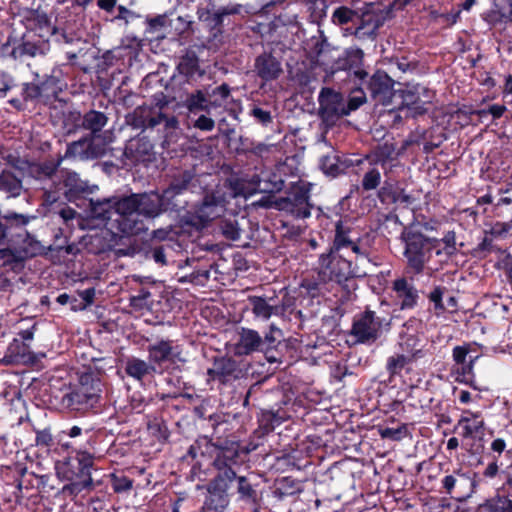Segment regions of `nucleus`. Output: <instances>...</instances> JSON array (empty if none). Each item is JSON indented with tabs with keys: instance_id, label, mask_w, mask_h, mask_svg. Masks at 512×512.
<instances>
[{
	"instance_id": "nucleus-3",
	"label": "nucleus",
	"mask_w": 512,
	"mask_h": 512,
	"mask_svg": "<svg viewBox=\"0 0 512 512\" xmlns=\"http://www.w3.org/2000/svg\"><path fill=\"white\" fill-rule=\"evenodd\" d=\"M62 160L64 157L59 155L56 160L34 162L16 159L14 163V167L23 174L41 182L42 204L46 207L56 204L64 194V175L62 172L58 173Z\"/></svg>"
},
{
	"instance_id": "nucleus-53",
	"label": "nucleus",
	"mask_w": 512,
	"mask_h": 512,
	"mask_svg": "<svg viewBox=\"0 0 512 512\" xmlns=\"http://www.w3.org/2000/svg\"><path fill=\"white\" fill-rule=\"evenodd\" d=\"M499 198L493 205V215L505 219L512 217V194L509 188L498 190Z\"/></svg>"
},
{
	"instance_id": "nucleus-6",
	"label": "nucleus",
	"mask_w": 512,
	"mask_h": 512,
	"mask_svg": "<svg viewBox=\"0 0 512 512\" xmlns=\"http://www.w3.org/2000/svg\"><path fill=\"white\" fill-rule=\"evenodd\" d=\"M68 408L71 411L83 415L99 408L102 399V382L92 371H86L79 375L75 384L69 385V392L66 393Z\"/></svg>"
},
{
	"instance_id": "nucleus-46",
	"label": "nucleus",
	"mask_w": 512,
	"mask_h": 512,
	"mask_svg": "<svg viewBox=\"0 0 512 512\" xmlns=\"http://www.w3.org/2000/svg\"><path fill=\"white\" fill-rule=\"evenodd\" d=\"M469 416H461L458 420L455 430L461 428L460 435L463 438H473L479 434L484 428V421L479 418V415L470 411L466 412Z\"/></svg>"
},
{
	"instance_id": "nucleus-11",
	"label": "nucleus",
	"mask_w": 512,
	"mask_h": 512,
	"mask_svg": "<svg viewBox=\"0 0 512 512\" xmlns=\"http://www.w3.org/2000/svg\"><path fill=\"white\" fill-rule=\"evenodd\" d=\"M113 203L110 198L94 201L92 198H86V203L76 202V206L84 209L85 215H80L78 222L81 229L106 228L111 231V222H113Z\"/></svg>"
},
{
	"instance_id": "nucleus-32",
	"label": "nucleus",
	"mask_w": 512,
	"mask_h": 512,
	"mask_svg": "<svg viewBox=\"0 0 512 512\" xmlns=\"http://www.w3.org/2000/svg\"><path fill=\"white\" fill-rule=\"evenodd\" d=\"M34 478L38 477L32 473H24L17 485L16 503L19 506H25L24 512H36L37 505L41 502L39 486L38 483L34 484L36 482Z\"/></svg>"
},
{
	"instance_id": "nucleus-51",
	"label": "nucleus",
	"mask_w": 512,
	"mask_h": 512,
	"mask_svg": "<svg viewBox=\"0 0 512 512\" xmlns=\"http://www.w3.org/2000/svg\"><path fill=\"white\" fill-rule=\"evenodd\" d=\"M448 288L444 285H435L433 289L426 295L431 307L429 311L436 317H440L447 312V307L444 304L445 294Z\"/></svg>"
},
{
	"instance_id": "nucleus-22",
	"label": "nucleus",
	"mask_w": 512,
	"mask_h": 512,
	"mask_svg": "<svg viewBox=\"0 0 512 512\" xmlns=\"http://www.w3.org/2000/svg\"><path fill=\"white\" fill-rule=\"evenodd\" d=\"M319 116L327 125H334L344 117V96L330 87H323L318 96Z\"/></svg>"
},
{
	"instance_id": "nucleus-17",
	"label": "nucleus",
	"mask_w": 512,
	"mask_h": 512,
	"mask_svg": "<svg viewBox=\"0 0 512 512\" xmlns=\"http://www.w3.org/2000/svg\"><path fill=\"white\" fill-rule=\"evenodd\" d=\"M108 117L105 113L90 110L82 115L78 111H69L66 114V137L84 131L85 135L95 137L107 124Z\"/></svg>"
},
{
	"instance_id": "nucleus-30",
	"label": "nucleus",
	"mask_w": 512,
	"mask_h": 512,
	"mask_svg": "<svg viewBox=\"0 0 512 512\" xmlns=\"http://www.w3.org/2000/svg\"><path fill=\"white\" fill-rule=\"evenodd\" d=\"M420 90L425 91L426 89L420 85H416L397 90L396 96L401 98V103L399 104L397 110H405L406 117L414 119L425 115L428 112L427 105L430 104V101H423L420 98Z\"/></svg>"
},
{
	"instance_id": "nucleus-10",
	"label": "nucleus",
	"mask_w": 512,
	"mask_h": 512,
	"mask_svg": "<svg viewBox=\"0 0 512 512\" xmlns=\"http://www.w3.org/2000/svg\"><path fill=\"white\" fill-rule=\"evenodd\" d=\"M503 456L512 457V435L508 430L500 431L484 451L483 460L486 459L488 462L480 473L483 480H493L502 473Z\"/></svg>"
},
{
	"instance_id": "nucleus-28",
	"label": "nucleus",
	"mask_w": 512,
	"mask_h": 512,
	"mask_svg": "<svg viewBox=\"0 0 512 512\" xmlns=\"http://www.w3.org/2000/svg\"><path fill=\"white\" fill-rule=\"evenodd\" d=\"M415 276L404 271L401 277L392 282V290L396 295L401 310H413L420 301V291L414 284Z\"/></svg>"
},
{
	"instance_id": "nucleus-8",
	"label": "nucleus",
	"mask_w": 512,
	"mask_h": 512,
	"mask_svg": "<svg viewBox=\"0 0 512 512\" xmlns=\"http://www.w3.org/2000/svg\"><path fill=\"white\" fill-rule=\"evenodd\" d=\"M390 11L378 3H365L363 7L358 8L356 23L354 28H348L347 31L354 35L359 41L374 42L378 36V30L384 25Z\"/></svg>"
},
{
	"instance_id": "nucleus-47",
	"label": "nucleus",
	"mask_w": 512,
	"mask_h": 512,
	"mask_svg": "<svg viewBox=\"0 0 512 512\" xmlns=\"http://www.w3.org/2000/svg\"><path fill=\"white\" fill-rule=\"evenodd\" d=\"M288 419L289 415L285 411H262L258 419L259 429L262 431V434H268Z\"/></svg>"
},
{
	"instance_id": "nucleus-5",
	"label": "nucleus",
	"mask_w": 512,
	"mask_h": 512,
	"mask_svg": "<svg viewBox=\"0 0 512 512\" xmlns=\"http://www.w3.org/2000/svg\"><path fill=\"white\" fill-rule=\"evenodd\" d=\"M400 239L404 244V271L413 275L422 274L440 240L428 237L412 227L404 228Z\"/></svg>"
},
{
	"instance_id": "nucleus-24",
	"label": "nucleus",
	"mask_w": 512,
	"mask_h": 512,
	"mask_svg": "<svg viewBox=\"0 0 512 512\" xmlns=\"http://www.w3.org/2000/svg\"><path fill=\"white\" fill-rule=\"evenodd\" d=\"M193 414L199 419L208 421L209 426L213 429V436L216 438V442H212L213 444H217L218 440H228L222 436L230 424L227 420V415L222 411H214L210 397L203 398L200 403L194 407Z\"/></svg>"
},
{
	"instance_id": "nucleus-58",
	"label": "nucleus",
	"mask_w": 512,
	"mask_h": 512,
	"mask_svg": "<svg viewBox=\"0 0 512 512\" xmlns=\"http://www.w3.org/2000/svg\"><path fill=\"white\" fill-rule=\"evenodd\" d=\"M401 347L404 354L411 358L413 362L425 357L426 355L423 347L420 345V340L412 335L406 337L404 342L401 344Z\"/></svg>"
},
{
	"instance_id": "nucleus-44",
	"label": "nucleus",
	"mask_w": 512,
	"mask_h": 512,
	"mask_svg": "<svg viewBox=\"0 0 512 512\" xmlns=\"http://www.w3.org/2000/svg\"><path fill=\"white\" fill-rule=\"evenodd\" d=\"M309 463L304 456L303 451L295 448L282 451L281 455L276 457V465L282 470H301Z\"/></svg>"
},
{
	"instance_id": "nucleus-64",
	"label": "nucleus",
	"mask_w": 512,
	"mask_h": 512,
	"mask_svg": "<svg viewBox=\"0 0 512 512\" xmlns=\"http://www.w3.org/2000/svg\"><path fill=\"white\" fill-rule=\"evenodd\" d=\"M111 487L117 494L127 493L133 488V479L116 473L110 474Z\"/></svg>"
},
{
	"instance_id": "nucleus-48",
	"label": "nucleus",
	"mask_w": 512,
	"mask_h": 512,
	"mask_svg": "<svg viewBox=\"0 0 512 512\" xmlns=\"http://www.w3.org/2000/svg\"><path fill=\"white\" fill-rule=\"evenodd\" d=\"M481 512H512V496L499 492L479 506Z\"/></svg>"
},
{
	"instance_id": "nucleus-26",
	"label": "nucleus",
	"mask_w": 512,
	"mask_h": 512,
	"mask_svg": "<svg viewBox=\"0 0 512 512\" xmlns=\"http://www.w3.org/2000/svg\"><path fill=\"white\" fill-rule=\"evenodd\" d=\"M452 358L455 364L458 366L455 369L457 375L455 380L457 382L470 385L476 389L477 387L474 385L475 375L473 368L474 363L479 358V355H472L471 345L463 344L453 348Z\"/></svg>"
},
{
	"instance_id": "nucleus-45",
	"label": "nucleus",
	"mask_w": 512,
	"mask_h": 512,
	"mask_svg": "<svg viewBox=\"0 0 512 512\" xmlns=\"http://www.w3.org/2000/svg\"><path fill=\"white\" fill-rule=\"evenodd\" d=\"M179 75L184 78V83L190 84L191 81L195 80V77L202 76V71L199 66V59L195 52H187L180 58L177 65Z\"/></svg>"
},
{
	"instance_id": "nucleus-56",
	"label": "nucleus",
	"mask_w": 512,
	"mask_h": 512,
	"mask_svg": "<svg viewBox=\"0 0 512 512\" xmlns=\"http://www.w3.org/2000/svg\"><path fill=\"white\" fill-rule=\"evenodd\" d=\"M413 363L411 358L403 354H394L387 358L386 370L389 374V380H392L396 376H400L401 372L409 364Z\"/></svg>"
},
{
	"instance_id": "nucleus-9",
	"label": "nucleus",
	"mask_w": 512,
	"mask_h": 512,
	"mask_svg": "<svg viewBox=\"0 0 512 512\" xmlns=\"http://www.w3.org/2000/svg\"><path fill=\"white\" fill-rule=\"evenodd\" d=\"M317 269L322 282L333 281L346 289L348 282L355 278L352 262L331 249L319 256Z\"/></svg>"
},
{
	"instance_id": "nucleus-60",
	"label": "nucleus",
	"mask_w": 512,
	"mask_h": 512,
	"mask_svg": "<svg viewBox=\"0 0 512 512\" xmlns=\"http://www.w3.org/2000/svg\"><path fill=\"white\" fill-rule=\"evenodd\" d=\"M218 227L222 235L228 240L236 241L241 236L240 228L235 217L221 218Z\"/></svg>"
},
{
	"instance_id": "nucleus-36",
	"label": "nucleus",
	"mask_w": 512,
	"mask_h": 512,
	"mask_svg": "<svg viewBox=\"0 0 512 512\" xmlns=\"http://www.w3.org/2000/svg\"><path fill=\"white\" fill-rule=\"evenodd\" d=\"M166 200L161 194L157 192L137 194V212L143 218H154L162 212L172 211L173 208H169L166 205Z\"/></svg>"
},
{
	"instance_id": "nucleus-14",
	"label": "nucleus",
	"mask_w": 512,
	"mask_h": 512,
	"mask_svg": "<svg viewBox=\"0 0 512 512\" xmlns=\"http://www.w3.org/2000/svg\"><path fill=\"white\" fill-rule=\"evenodd\" d=\"M329 249L334 252L350 249L354 254L362 258H367L370 254L368 248L363 246L362 238L353 228L351 220L342 217L335 222L334 237Z\"/></svg>"
},
{
	"instance_id": "nucleus-34",
	"label": "nucleus",
	"mask_w": 512,
	"mask_h": 512,
	"mask_svg": "<svg viewBox=\"0 0 512 512\" xmlns=\"http://www.w3.org/2000/svg\"><path fill=\"white\" fill-rule=\"evenodd\" d=\"M379 201L384 205L411 204L412 197L405 192L400 182L385 173V180L377 192Z\"/></svg>"
},
{
	"instance_id": "nucleus-16",
	"label": "nucleus",
	"mask_w": 512,
	"mask_h": 512,
	"mask_svg": "<svg viewBox=\"0 0 512 512\" xmlns=\"http://www.w3.org/2000/svg\"><path fill=\"white\" fill-rule=\"evenodd\" d=\"M246 376L247 370L229 356L215 357L212 367L207 370V382H216L219 387H231Z\"/></svg>"
},
{
	"instance_id": "nucleus-62",
	"label": "nucleus",
	"mask_w": 512,
	"mask_h": 512,
	"mask_svg": "<svg viewBox=\"0 0 512 512\" xmlns=\"http://www.w3.org/2000/svg\"><path fill=\"white\" fill-rule=\"evenodd\" d=\"M470 481V478L466 476L465 473H462L460 469L454 471V474L446 475L441 483L442 488L445 490V493L453 496L455 489L457 487V484L460 481Z\"/></svg>"
},
{
	"instance_id": "nucleus-27",
	"label": "nucleus",
	"mask_w": 512,
	"mask_h": 512,
	"mask_svg": "<svg viewBox=\"0 0 512 512\" xmlns=\"http://www.w3.org/2000/svg\"><path fill=\"white\" fill-rule=\"evenodd\" d=\"M247 302L254 317L261 320H268L272 315H281L286 311L283 300L279 299L275 292L249 295Z\"/></svg>"
},
{
	"instance_id": "nucleus-33",
	"label": "nucleus",
	"mask_w": 512,
	"mask_h": 512,
	"mask_svg": "<svg viewBox=\"0 0 512 512\" xmlns=\"http://www.w3.org/2000/svg\"><path fill=\"white\" fill-rule=\"evenodd\" d=\"M156 232L157 229L152 232L153 243L146 251V257L161 266H165L168 264L167 258L172 256V252L182 250L183 244L172 235L160 238L156 235Z\"/></svg>"
},
{
	"instance_id": "nucleus-61",
	"label": "nucleus",
	"mask_w": 512,
	"mask_h": 512,
	"mask_svg": "<svg viewBox=\"0 0 512 512\" xmlns=\"http://www.w3.org/2000/svg\"><path fill=\"white\" fill-rule=\"evenodd\" d=\"M365 102L366 93L364 91V87H362V85H359V87L352 91L347 102L344 101V115L348 116L351 112L357 110Z\"/></svg>"
},
{
	"instance_id": "nucleus-4",
	"label": "nucleus",
	"mask_w": 512,
	"mask_h": 512,
	"mask_svg": "<svg viewBox=\"0 0 512 512\" xmlns=\"http://www.w3.org/2000/svg\"><path fill=\"white\" fill-rule=\"evenodd\" d=\"M282 331L271 325L269 330L261 336L258 331L240 327L238 329V339L234 344V354L236 356H249L257 352L264 354L269 363L281 362L282 352L279 349L283 346Z\"/></svg>"
},
{
	"instance_id": "nucleus-19",
	"label": "nucleus",
	"mask_w": 512,
	"mask_h": 512,
	"mask_svg": "<svg viewBox=\"0 0 512 512\" xmlns=\"http://www.w3.org/2000/svg\"><path fill=\"white\" fill-rule=\"evenodd\" d=\"M55 73V71H53ZM64 83L52 74L40 83V99L42 103L49 107L51 118L57 122L64 123Z\"/></svg>"
},
{
	"instance_id": "nucleus-12",
	"label": "nucleus",
	"mask_w": 512,
	"mask_h": 512,
	"mask_svg": "<svg viewBox=\"0 0 512 512\" xmlns=\"http://www.w3.org/2000/svg\"><path fill=\"white\" fill-rule=\"evenodd\" d=\"M198 183L197 175L194 168L181 170L175 173L169 186L163 190V197L167 201L166 205L173 208L174 212L185 209L188 200L184 197L188 191L196 188Z\"/></svg>"
},
{
	"instance_id": "nucleus-55",
	"label": "nucleus",
	"mask_w": 512,
	"mask_h": 512,
	"mask_svg": "<svg viewBox=\"0 0 512 512\" xmlns=\"http://www.w3.org/2000/svg\"><path fill=\"white\" fill-rule=\"evenodd\" d=\"M207 98L211 108H220L224 106L231 97V87L227 83L213 88L210 92L206 91Z\"/></svg>"
},
{
	"instance_id": "nucleus-35",
	"label": "nucleus",
	"mask_w": 512,
	"mask_h": 512,
	"mask_svg": "<svg viewBox=\"0 0 512 512\" xmlns=\"http://www.w3.org/2000/svg\"><path fill=\"white\" fill-rule=\"evenodd\" d=\"M146 230V226L144 223V218L139 214V212L128 213L126 216H118V218H114L113 222H111V231L113 238L121 235L123 236H132L139 235L141 232Z\"/></svg>"
},
{
	"instance_id": "nucleus-42",
	"label": "nucleus",
	"mask_w": 512,
	"mask_h": 512,
	"mask_svg": "<svg viewBox=\"0 0 512 512\" xmlns=\"http://www.w3.org/2000/svg\"><path fill=\"white\" fill-rule=\"evenodd\" d=\"M124 370L128 377L139 382H142L147 377H154L155 374L159 373L154 364L137 357L128 358Z\"/></svg>"
},
{
	"instance_id": "nucleus-59",
	"label": "nucleus",
	"mask_w": 512,
	"mask_h": 512,
	"mask_svg": "<svg viewBox=\"0 0 512 512\" xmlns=\"http://www.w3.org/2000/svg\"><path fill=\"white\" fill-rule=\"evenodd\" d=\"M357 13L358 8L354 10L347 6H340L333 11L331 20L338 26H343L349 23H352L355 26Z\"/></svg>"
},
{
	"instance_id": "nucleus-31",
	"label": "nucleus",
	"mask_w": 512,
	"mask_h": 512,
	"mask_svg": "<svg viewBox=\"0 0 512 512\" xmlns=\"http://www.w3.org/2000/svg\"><path fill=\"white\" fill-rule=\"evenodd\" d=\"M148 361L159 370L166 362L174 363L181 361V350L179 345H174L173 340L160 339L151 343L146 348Z\"/></svg>"
},
{
	"instance_id": "nucleus-29",
	"label": "nucleus",
	"mask_w": 512,
	"mask_h": 512,
	"mask_svg": "<svg viewBox=\"0 0 512 512\" xmlns=\"http://www.w3.org/2000/svg\"><path fill=\"white\" fill-rule=\"evenodd\" d=\"M303 491L301 481L291 476L276 478L270 487L269 501L273 507H280L291 502L296 495Z\"/></svg>"
},
{
	"instance_id": "nucleus-50",
	"label": "nucleus",
	"mask_w": 512,
	"mask_h": 512,
	"mask_svg": "<svg viewBox=\"0 0 512 512\" xmlns=\"http://www.w3.org/2000/svg\"><path fill=\"white\" fill-rule=\"evenodd\" d=\"M364 61V52L360 48H356L348 52L346 62L350 71H353L355 79L359 80V85L368 78V72L362 68Z\"/></svg>"
},
{
	"instance_id": "nucleus-1",
	"label": "nucleus",
	"mask_w": 512,
	"mask_h": 512,
	"mask_svg": "<svg viewBox=\"0 0 512 512\" xmlns=\"http://www.w3.org/2000/svg\"><path fill=\"white\" fill-rule=\"evenodd\" d=\"M249 450L236 440H218L213 444L207 436H199L188 448L184 459L196 460L193 467L201 466L198 458L209 457L215 470L226 472L230 478L228 484L231 495H236L238 502L244 503L255 510L262 499V481L254 473L238 475L239 468L245 461Z\"/></svg>"
},
{
	"instance_id": "nucleus-37",
	"label": "nucleus",
	"mask_w": 512,
	"mask_h": 512,
	"mask_svg": "<svg viewBox=\"0 0 512 512\" xmlns=\"http://www.w3.org/2000/svg\"><path fill=\"white\" fill-rule=\"evenodd\" d=\"M124 155L135 163H147L154 160V145L145 136L130 139L125 146Z\"/></svg>"
},
{
	"instance_id": "nucleus-7",
	"label": "nucleus",
	"mask_w": 512,
	"mask_h": 512,
	"mask_svg": "<svg viewBox=\"0 0 512 512\" xmlns=\"http://www.w3.org/2000/svg\"><path fill=\"white\" fill-rule=\"evenodd\" d=\"M168 104L165 97L158 99L156 106L139 105L132 113L126 116L128 125L135 129L145 130L163 125L166 136L179 126V121L175 115H167L163 108Z\"/></svg>"
},
{
	"instance_id": "nucleus-63",
	"label": "nucleus",
	"mask_w": 512,
	"mask_h": 512,
	"mask_svg": "<svg viewBox=\"0 0 512 512\" xmlns=\"http://www.w3.org/2000/svg\"><path fill=\"white\" fill-rule=\"evenodd\" d=\"M381 183V173L378 168L371 167L363 175L361 187L363 191H372L379 187Z\"/></svg>"
},
{
	"instance_id": "nucleus-20",
	"label": "nucleus",
	"mask_w": 512,
	"mask_h": 512,
	"mask_svg": "<svg viewBox=\"0 0 512 512\" xmlns=\"http://www.w3.org/2000/svg\"><path fill=\"white\" fill-rule=\"evenodd\" d=\"M208 225L207 216H204L195 208L193 212L188 211L183 215L177 225L157 229L156 235L160 238L172 235L184 245L192 231L200 232Z\"/></svg>"
},
{
	"instance_id": "nucleus-23",
	"label": "nucleus",
	"mask_w": 512,
	"mask_h": 512,
	"mask_svg": "<svg viewBox=\"0 0 512 512\" xmlns=\"http://www.w3.org/2000/svg\"><path fill=\"white\" fill-rule=\"evenodd\" d=\"M364 91L370 93L371 98L384 106L392 103L396 97V91L393 89L394 80L383 70H376L372 76L368 75L363 81Z\"/></svg>"
},
{
	"instance_id": "nucleus-41",
	"label": "nucleus",
	"mask_w": 512,
	"mask_h": 512,
	"mask_svg": "<svg viewBox=\"0 0 512 512\" xmlns=\"http://www.w3.org/2000/svg\"><path fill=\"white\" fill-rule=\"evenodd\" d=\"M225 207V199L222 195L209 192L206 193L201 201L195 208L204 216H207V221L210 223L216 218L221 216Z\"/></svg>"
},
{
	"instance_id": "nucleus-21",
	"label": "nucleus",
	"mask_w": 512,
	"mask_h": 512,
	"mask_svg": "<svg viewBox=\"0 0 512 512\" xmlns=\"http://www.w3.org/2000/svg\"><path fill=\"white\" fill-rule=\"evenodd\" d=\"M275 208L291 215L295 219H306L311 216L313 204L310 202V190L298 186L275 201Z\"/></svg>"
},
{
	"instance_id": "nucleus-25",
	"label": "nucleus",
	"mask_w": 512,
	"mask_h": 512,
	"mask_svg": "<svg viewBox=\"0 0 512 512\" xmlns=\"http://www.w3.org/2000/svg\"><path fill=\"white\" fill-rule=\"evenodd\" d=\"M105 153L106 146L103 142L85 134L66 145V159L92 160L102 157Z\"/></svg>"
},
{
	"instance_id": "nucleus-18",
	"label": "nucleus",
	"mask_w": 512,
	"mask_h": 512,
	"mask_svg": "<svg viewBox=\"0 0 512 512\" xmlns=\"http://www.w3.org/2000/svg\"><path fill=\"white\" fill-rule=\"evenodd\" d=\"M35 330L36 324H33L17 333L4 354L2 361L5 364H33L36 361L35 354L31 349Z\"/></svg>"
},
{
	"instance_id": "nucleus-57",
	"label": "nucleus",
	"mask_w": 512,
	"mask_h": 512,
	"mask_svg": "<svg viewBox=\"0 0 512 512\" xmlns=\"http://www.w3.org/2000/svg\"><path fill=\"white\" fill-rule=\"evenodd\" d=\"M147 429L158 442L165 443L170 437V430L162 418L154 417L150 419L147 424Z\"/></svg>"
},
{
	"instance_id": "nucleus-15",
	"label": "nucleus",
	"mask_w": 512,
	"mask_h": 512,
	"mask_svg": "<svg viewBox=\"0 0 512 512\" xmlns=\"http://www.w3.org/2000/svg\"><path fill=\"white\" fill-rule=\"evenodd\" d=\"M384 322L375 311L366 309L354 316L350 334L357 343L373 344L382 336Z\"/></svg>"
},
{
	"instance_id": "nucleus-39",
	"label": "nucleus",
	"mask_w": 512,
	"mask_h": 512,
	"mask_svg": "<svg viewBox=\"0 0 512 512\" xmlns=\"http://www.w3.org/2000/svg\"><path fill=\"white\" fill-rule=\"evenodd\" d=\"M92 193L87 182L80 179L76 172L66 169V201L85 204L86 198Z\"/></svg>"
},
{
	"instance_id": "nucleus-38",
	"label": "nucleus",
	"mask_w": 512,
	"mask_h": 512,
	"mask_svg": "<svg viewBox=\"0 0 512 512\" xmlns=\"http://www.w3.org/2000/svg\"><path fill=\"white\" fill-rule=\"evenodd\" d=\"M254 71L261 80L270 82L280 77L283 68L280 60L271 52H263L255 59Z\"/></svg>"
},
{
	"instance_id": "nucleus-54",
	"label": "nucleus",
	"mask_w": 512,
	"mask_h": 512,
	"mask_svg": "<svg viewBox=\"0 0 512 512\" xmlns=\"http://www.w3.org/2000/svg\"><path fill=\"white\" fill-rule=\"evenodd\" d=\"M113 203L114 218L126 216L128 213L137 212V194H131L123 198L111 197Z\"/></svg>"
},
{
	"instance_id": "nucleus-13",
	"label": "nucleus",
	"mask_w": 512,
	"mask_h": 512,
	"mask_svg": "<svg viewBox=\"0 0 512 512\" xmlns=\"http://www.w3.org/2000/svg\"><path fill=\"white\" fill-rule=\"evenodd\" d=\"M55 475H42L39 478H34L38 483L41 500L47 501L46 509L48 512H64V485L62 484V478L64 472L61 468V461L55 462Z\"/></svg>"
},
{
	"instance_id": "nucleus-43",
	"label": "nucleus",
	"mask_w": 512,
	"mask_h": 512,
	"mask_svg": "<svg viewBox=\"0 0 512 512\" xmlns=\"http://www.w3.org/2000/svg\"><path fill=\"white\" fill-rule=\"evenodd\" d=\"M77 44L79 46L77 50H66V57L69 59V64L77 65L87 72L95 58V52L88 42L79 41Z\"/></svg>"
},
{
	"instance_id": "nucleus-49",
	"label": "nucleus",
	"mask_w": 512,
	"mask_h": 512,
	"mask_svg": "<svg viewBox=\"0 0 512 512\" xmlns=\"http://www.w3.org/2000/svg\"><path fill=\"white\" fill-rule=\"evenodd\" d=\"M320 167L324 174L337 177L341 174H345L349 164L346 160H343L336 154L325 155L320 160Z\"/></svg>"
},
{
	"instance_id": "nucleus-52",
	"label": "nucleus",
	"mask_w": 512,
	"mask_h": 512,
	"mask_svg": "<svg viewBox=\"0 0 512 512\" xmlns=\"http://www.w3.org/2000/svg\"><path fill=\"white\" fill-rule=\"evenodd\" d=\"M22 189V180L13 172L3 170L0 173V191L7 193L9 197L16 198L21 195Z\"/></svg>"
},
{
	"instance_id": "nucleus-2",
	"label": "nucleus",
	"mask_w": 512,
	"mask_h": 512,
	"mask_svg": "<svg viewBox=\"0 0 512 512\" xmlns=\"http://www.w3.org/2000/svg\"><path fill=\"white\" fill-rule=\"evenodd\" d=\"M27 33L23 35V41L15 46V39L9 37L2 45L1 51L8 52L14 59L23 56H35L44 54L49 49V38L57 33L64 37V29L53 25L51 18L38 9L30 10L24 18Z\"/></svg>"
},
{
	"instance_id": "nucleus-40",
	"label": "nucleus",
	"mask_w": 512,
	"mask_h": 512,
	"mask_svg": "<svg viewBox=\"0 0 512 512\" xmlns=\"http://www.w3.org/2000/svg\"><path fill=\"white\" fill-rule=\"evenodd\" d=\"M178 106L185 108L190 114L210 111L207 94L202 89H195L192 92H185L179 95Z\"/></svg>"
}]
</instances>
